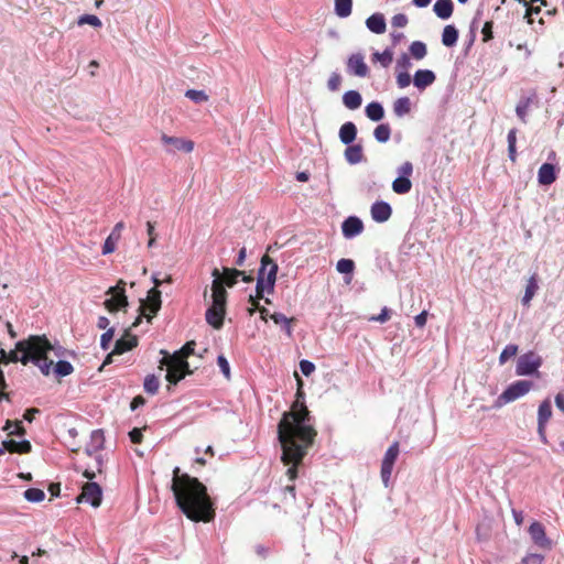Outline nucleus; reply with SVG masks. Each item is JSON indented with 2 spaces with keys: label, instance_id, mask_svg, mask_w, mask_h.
Wrapping results in <instances>:
<instances>
[{
  "label": "nucleus",
  "instance_id": "nucleus-16",
  "mask_svg": "<svg viewBox=\"0 0 564 564\" xmlns=\"http://www.w3.org/2000/svg\"><path fill=\"white\" fill-rule=\"evenodd\" d=\"M529 534L533 543L543 550L552 547V541L546 536L544 525L539 521H533L529 527Z\"/></svg>",
  "mask_w": 564,
  "mask_h": 564
},
{
  "label": "nucleus",
  "instance_id": "nucleus-27",
  "mask_svg": "<svg viewBox=\"0 0 564 564\" xmlns=\"http://www.w3.org/2000/svg\"><path fill=\"white\" fill-rule=\"evenodd\" d=\"M357 135V127L354 122H345L339 129V139L344 144L354 142Z\"/></svg>",
  "mask_w": 564,
  "mask_h": 564
},
{
  "label": "nucleus",
  "instance_id": "nucleus-19",
  "mask_svg": "<svg viewBox=\"0 0 564 564\" xmlns=\"http://www.w3.org/2000/svg\"><path fill=\"white\" fill-rule=\"evenodd\" d=\"M51 347L53 348V351L48 354V357L50 359L53 360V364L51 366L50 373L53 372L57 377H65L70 375L74 370L70 362L65 360H58L55 362L54 358H58L59 354L57 352V349L54 346L51 345Z\"/></svg>",
  "mask_w": 564,
  "mask_h": 564
},
{
  "label": "nucleus",
  "instance_id": "nucleus-60",
  "mask_svg": "<svg viewBox=\"0 0 564 564\" xmlns=\"http://www.w3.org/2000/svg\"><path fill=\"white\" fill-rule=\"evenodd\" d=\"M399 68L406 69L411 66L410 57L403 54L397 62Z\"/></svg>",
  "mask_w": 564,
  "mask_h": 564
},
{
  "label": "nucleus",
  "instance_id": "nucleus-10",
  "mask_svg": "<svg viewBox=\"0 0 564 564\" xmlns=\"http://www.w3.org/2000/svg\"><path fill=\"white\" fill-rule=\"evenodd\" d=\"M533 387V382L528 380H518L511 383L499 397L498 403L506 404L516 401L525 395Z\"/></svg>",
  "mask_w": 564,
  "mask_h": 564
},
{
  "label": "nucleus",
  "instance_id": "nucleus-30",
  "mask_svg": "<svg viewBox=\"0 0 564 564\" xmlns=\"http://www.w3.org/2000/svg\"><path fill=\"white\" fill-rule=\"evenodd\" d=\"M4 451L11 453H29L31 451V444L28 441L17 442L14 440L4 441L2 444Z\"/></svg>",
  "mask_w": 564,
  "mask_h": 564
},
{
  "label": "nucleus",
  "instance_id": "nucleus-31",
  "mask_svg": "<svg viewBox=\"0 0 564 564\" xmlns=\"http://www.w3.org/2000/svg\"><path fill=\"white\" fill-rule=\"evenodd\" d=\"M343 102L348 109L355 110L361 106L362 98L357 90H348L343 96Z\"/></svg>",
  "mask_w": 564,
  "mask_h": 564
},
{
  "label": "nucleus",
  "instance_id": "nucleus-57",
  "mask_svg": "<svg viewBox=\"0 0 564 564\" xmlns=\"http://www.w3.org/2000/svg\"><path fill=\"white\" fill-rule=\"evenodd\" d=\"M129 437L133 444H140L143 440L142 430L138 427L132 429L129 432Z\"/></svg>",
  "mask_w": 564,
  "mask_h": 564
},
{
  "label": "nucleus",
  "instance_id": "nucleus-23",
  "mask_svg": "<svg viewBox=\"0 0 564 564\" xmlns=\"http://www.w3.org/2000/svg\"><path fill=\"white\" fill-rule=\"evenodd\" d=\"M556 170L551 163H543L538 171V182L540 185H551L556 181Z\"/></svg>",
  "mask_w": 564,
  "mask_h": 564
},
{
  "label": "nucleus",
  "instance_id": "nucleus-20",
  "mask_svg": "<svg viewBox=\"0 0 564 564\" xmlns=\"http://www.w3.org/2000/svg\"><path fill=\"white\" fill-rule=\"evenodd\" d=\"M362 230H364L362 221L358 217H355V216L348 217L347 219L344 220V223L341 225V231L346 238H352L355 236H358L362 232Z\"/></svg>",
  "mask_w": 564,
  "mask_h": 564
},
{
  "label": "nucleus",
  "instance_id": "nucleus-33",
  "mask_svg": "<svg viewBox=\"0 0 564 564\" xmlns=\"http://www.w3.org/2000/svg\"><path fill=\"white\" fill-rule=\"evenodd\" d=\"M539 289L536 274H533L527 283L522 304L528 306Z\"/></svg>",
  "mask_w": 564,
  "mask_h": 564
},
{
  "label": "nucleus",
  "instance_id": "nucleus-39",
  "mask_svg": "<svg viewBox=\"0 0 564 564\" xmlns=\"http://www.w3.org/2000/svg\"><path fill=\"white\" fill-rule=\"evenodd\" d=\"M123 223H118L110 235H108V253H111L116 249V241L120 238V232L123 229Z\"/></svg>",
  "mask_w": 564,
  "mask_h": 564
},
{
  "label": "nucleus",
  "instance_id": "nucleus-18",
  "mask_svg": "<svg viewBox=\"0 0 564 564\" xmlns=\"http://www.w3.org/2000/svg\"><path fill=\"white\" fill-rule=\"evenodd\" d=\"M478 32L481 35H492V22L484 19V14L479 10L469 24V35H477Z\"/></svg>",
  "mask_w": 564,
  "mask_h": 564
},
{
  "label": "nucleus",
  "instance_id": "nucleus-55",
  "mask_svg": "<svg viewBox=\"0 0 564 564\" xmlns=\"http://www.w3.org/2000/svg\"><path fill=\"white\" fill-rule=\"evenodd\" d=\"M544 557L540 554H528L522 558V564H542Z\"/></svg>",
  "mask_w": 564,
  "mask_h": 564
},
{
  "label": "nucleus",
  "instance_id": "nucleus-1",
  "mask_svg": "<svg viewBox=\"0 0 564 564\" xmlns=\"http://www.w3.org/2000/svg\"><path fill=\"white\" fill-rule=\"evenodd\" d=\"M294 376L297 383L296 399L278 424L281 462L288 466L286 476L292 481L297 478V468L317 436V431L311 424V413L304 403L303 380L297 372Z\"/></svg>",
  "mask_w": 564,
  "mask_h": 564
},
{
  "label": "nucleus",
  "instance_id": "nucleus-41",
  "mask_svg": "<svg viewBox=\"0 0 564 564\" xmlns=\"http://www.w3.org/2000/svg\"><path fill=\"white\" fill-rule=\"evenodd\" d=\"M143 387L148 393L155 394L159 391L160 381L154 375H149L144 379Z\"/></svg>",
  "mask_w": 564,
  "mask_h": 564
},
{
  "label": "nucleus",
  "instance_id": "nucleus-13",
  "mask_svg": "<svg viewBox=\"0 0 564 564\" xmlns=\"http://www.w3.org/2000/svg\"><path fill=\"white\" fill-rule=\"evenodd\" d=\"M137 346L138 337L132 335L129 329H126L123 336L116 341L111 352H108V365L113 361L115 356L122 355L129 350H132Z\"/></svg>",
  "mask_w": 564,
  "mask_h": 564
},
{
  "label": "nucleus",
  "instance_id": "nucleus-17",
  "mask_svg": "<svg viewBox=\"0 0 564 564\" xmlns=\"http://www.w3.org/2000/svg\"><path fill=\"white\" fill-rule=\"evenodd\" d=\"M161 141L164 144L172 147L171 149H167V152H170V153L175 152V151L191 153L194 150V142L188 139L170 137V135L163 133L161 135Z\"/></svg>",
  "mask_w": 564,
  "mask_h": 564
},
{
  "label": "nucleus",
  "instance_id": "nucleus-51",
  "mask_svg": "<svg viewBox=\"0 0 564 564\" xmlns=\"http://www.w3.org/2000/svg\"><path fill=\"white\" fill-rule=\"evenodd\" d=\"M263 299V296L258 295V289L256 288V295H250L248 302L250 303L251 307L248 308V312L250 315H253L257 310H259L261 306L259 305V301Z\"/></svg>",
  "mask_w": 564,
  "mask_h": 564
},
{
  "label": "nucleus",
  "instance_id": "nucleus-7",
  "mask_svg": "<svg viewBox=\"0 0 564 564\" xmlns=\"http://www.w3.org/2000/svg\"><path fill=\"white\" fill-rule=\"evenodd\" d=\"M162 305L161 301V291L156 288H152L149 290L147 299L141 302L140 304V315L135 318V321L132 323V327H135L140 322L142 317H145L148 322H151V319L158 314Z\"/></svg>",
  "mask_w": 564,
  "mask_h": 564
},
{
  "label": "nucleus",
  "instance_id": "nucleus-8",
  "mask_svg": "<svg viewBox=\"0 0 564 564\" xmlns=\"http://www.w3.org/2000/svg\"><path fill=\"white\" fill-rule=\"evenodd\" d=\"M542 362L541 356L534 351H528L518 358L516 373L518 376L536 375V377H540L539 368Z\"/></svg>",
  "mask_w": 564,
  "mask_h": 564
},
{
  "label": "nucleus",
  "instance_id": "nucleus-52",
  "mask_svg": "<svg viewBox=\"0 0 564 564\" xmlns=\"http://www.w3.org/2000/svg\"><path fill=\"white\" fill-rule=\"evenodd\" d=\"M217 364L221 370V372L224 373V376L229 379L230 378V367H229V362L228 360L226 359L225 356L220 355L218 356L217 358Z\"/></svg>",
  "mask_w": 564,
  "mask_h": 564
},
{
  "label": "nucleus",
  "instance_id": "nucleus-42",
  "mask_svg": "<svg viewBox=\"0 0 564 564\" xmlns=\"http://www.w3.org/2000/svg\"><path fill=\"white\" fill-rule=\"evenodd\" d=\"M185 97L191 99L196 104H202L208 101L209 97L204 90L188 89L185 93Z\"/></svg>",
  "mask_w": 564,
  "mask_h": 564
},
{
  "label": "nucleus",
  "instance_id": "nucleus-48",
  "mask_svg": "<svg viewBox=\"0 0 564 564\" xmlns=\"http://www.w3.org/2000/svg\"><path fill=\"white\" fill-rule=\"evenodd\" d=\"M409 20L404 13L394 14L391 19V26L394 29H403L406 26Z\"/></svg>",
  "mask_w": 564,
  "mask_h": 564
},
{
  "label": "nucleus",
  "instance_id": "nucleus-50",
  "mask_svg": "<svg viewBox=\"0 0 564 564\" xmlns=\"http://www.w3.org/2000/svg\"><path fill=\"white\" fill-rule=\"evenodd\" d=\"M391 318V311L388 307H383L379 315H373L368 318L369 322L386 323Z\"/></svg>",
  "mask_w": 564,
  "mask_h": 564
},
{
  "label": "nucleus",
  "instance_id": "nucleus-47",
  "mask_svg": "<svg viewBox=\"0 0 564 564\" xmlns=\"http://www.w3.org/2000/svg\"><path fill=\"white\" fill-rule=\"evenodd\" d=\"M77 24L80 26V25H84V24H89V25H93V26H97V28H100L101 26V21L99 20L98 17L96 15H93V14H85V15H82L78 20H77Z\"/></svg>",
  "mask_w": 564,
  "mask_h": 564
},
{
  "label": "nucleus",
  "instance_id": "nucleus-24",
  "mask_svg": "<svg viewBox=\"0 0 564 564\" xmlns=\"http://www.w3.org/2000/svg\"><path fill=\"white\" fill-rule=\"evenodd\" d=\"M347 67L348 70L356 76L365 77L368 75V66L364 62V57L359 54L349 57Z\"/></svg>",
  "mask_w": 564,
  "mask_h": 564
},
{
  "label": "nucleus",
  "instance_id": "nucleus-61",
  "mask_svg": "<svg viewBox=\"0 0 564 564\" xmlns=\"http://www.w3.org/2000/svg\"><path fill=\"white\" fill-rule=\"evenodd\" d=\"M145 403V400L142 395H137L135 398H133V400L131 401V404H130V408L131 410H135L138 409L139 406L143 405Z\"/></svg>",
  "mask_w": 564,
  "mask_h": 564
},
{
  "label": "nucleus",
  "instance_id": "nucleus-54",
  "mask_svg": "<svg viewBox=\"0 0 564 564\" xmlns=\"http://www.w3.org/2000/svg\"><path fill=\"white\" fill-rule=\"evenodd\" d=\"M397 84L400 88H405L411 84V76L406 72L397 75Z\"/></svg>",
  "mask_w": 564,
  "mask_h": 564
},
{
  "label": "nucleus",
  "instance_id": "nucleus-22",
  "mask_svg": "<svg viewBox=\"0 0 564 564\" xmlns=\"http://www.w3.org/2000/svg\"><path fill=\"white\" fill-rule=\"evenodd\" d=\"M436 80V75L430 69H419L413 77V84L419 90H424Z\"/></svg>",
  "mask_w": 564,
  "mask_h": 564
},
{
  "label": "nucleus",
  "instance_id": "nucleus-58",
  "mask_svg": "<svg viewBox=\"0 0 564 564\" xmlns=\"http://www.w3.org/2000/svg\"><path fill=\"white\" fill-rule=\"evenodd\" d=\"M147 231L149 235V242L148 246L152 247L155 242V234H154V224L151 221L147 223Z\"/></svg>",
  "mask_w": 564,
  "mask_h": 564
},
{
  "label": "nucleus",
  "instance_id": "nucleus-49",
  "mask_svg": "<svg viewBox=\"0 0 564 564\" xmlns=\"http://www.w3.org/2000/svg\"><path fill=\"white\" fill-rule=\"evenodd\" d=\"M341 75L339 73H333L327 82V87L330 91H337L341 85Z\"/></svg>",
  "mask_w": 564,
  "mask_h": 564
},
{
  "label": "nucleus",
  "instance_id": "nucleus-36",
  "mask_svg": "<svg viewBox=\"0 0 564 564\" xmlns=\"http://www.w3.org/2000/svg\"><path fill=\"white\" fill-rule=\"evenodd\" d=\"M372 62H378L383 67H388L393 61V51L391 48H386L383 52H375L371 57Z\"/></svg>",
  "mask_w": 564,
  "mask_h": 564
},
{
  "label": "nucleus",
  "instance_id": "nucleus-2",
  "mask_svg": "<svg viewBox=\"0 0 564 564\" xmlns=\"http://www.w3.org/2000/svg\"><path fill=\"white\" fill-rule=\"evenodd\" d=\"M171 490L176 506L194 522H210L216 517L214 501L208 495L207 487L196 477L181 473L180 467L173 469Z\"/></svg>",
  "mask_w": 564,
  "mask_h": 564
},
{
  "label": "nucleus",
  "instance_id": "nucleus-4",
  "mask_svg": "<svg viewBox=\"0 0 564 564\" xmlns=\"http://www.w3.org/2000/svg\"><path fill=\"white\" fill-rule=\"evenodd\" d=\"M214 276L212 283V305L207 308L205 317L206 322L215 329H220L224 325L227 304V291L223 288L220 281V272L215 268L212 272Z\"/></svg>",
  "mask_w": 564,
  "mask_h": 564
},
{
  "label": "nucleus",
  "instance_id": "nucleus-64",
  "mask_svg": "<svg viewBox=\"0 0 564 564\" xmlns=\"http://www.w3.org/2000/svg\"><path fill=\"white\" fill-rule=\"evenodd\" d=\"M555 404L558 410L564 412V393H557L555 397Z\"/></svg>",
  "mask_w": 564,
  "mask_h": 564
},
{
  "label": "nucleus",
  "instance_id": "nucleus-37",
  "mask_svg": "<svg viewBox=\"0 0 564 564\" xmlns=\"http://www.w3.org/2000/svg\"><path fill=\"white\" fill-rule=\"evenodd\" d=\"M352 0H335V13L339 18H347L351 13Z\"/></svg>",
  "mask_w": 564,
  "mask_h": 564
},
{
  "label": "nucleus",
  "instance_id": "nucleus-14",
  "mask_svg": "<svg viewBox=\"0 0 564 564\" xmlns=\"http://www.w3.org/2000/svg\"><path fill=\"white\" fill-rule=\"evenodd\" d=\"M551 416H552L551 401L549 399H545L544 401L541 402V404L539 405V409H538V433L540 435L541 441L544 444L547 443L545 429H546V424H547L549 420L551 419Z\"/></svg>",
  "mask_w": 564,
  "mask_h": 564
},
{
  "label": "nucleus",
  "instance_id": "nucleus-6",
  "mask_svg": "<svg viewBox=\"0 0 564 564\" xmlns=\"http://www.w3.org/2000/svg\"><path fill=\"white\" fill-rule=\"evenodd\" d=\"M161 354L164 355L161 360V367L164 365L167 367L166 380L171 384L178 383L186 377L184 369L188 367V362L180 357L169 355L165 350H161Z\"/></svg>",
  "mask_w": 564,
  "mask_h": 564
},
{
  "label": "nucleus",
  "instance_id": "nucleus-56",
  "mask_svg": "<svg viewBox=\"0 0 564 564\" xmlns=\"http://www.w3.org/2000/svg\"><path fill=\"white\" fill-rule=\"evenodd\" d=\"M11 426H12L11 421H7L4 430L9 431V434H15V435H23L24 434V429L21 425L20 421L14 423V430L13 431H11Z\"/></svg>",
  "mask_w": 564,
  "mask_h": 564
},
{
  "label": "nucleus",
  "instance_id": "nucleus-46",
  "mask_svg": "<svg viewBox=\"0 0 564 564\" xmlns=\"http://www.w3.org/2000/svg\"><path fill=\"white\" fill-rule=\"evenodd\" d=\"M336 269L340 273L350 274L355 269V262L350 259H340L336 264Z\"/></svg>",
  "mask_w": 564,
  "mask_h": 564
},
{
  "label": "nucleus",
  "instance_id": "nucleus-63",
  "mask_svg": "<svg viewBox=\"0 0 564 564\" xmlns=\"http://www.w3.org/2000/svg\"><path fill=\"white\" fill-rule=\"evenodd\" d=\"M508 147H512V145H516L517 143V130L516 129H511L508 133Z\"/></svg>",
  "mask_w": 564,
  "mask_h": 564
},
{
  "label": "nucleus",
  "instance_id": "nucleus-62",
  "mask_svg": "<svg viewBox=\"0 0 564 564\" xmlns=\"http://www.w3.org/2000/svg\"><path fill=\"white\" fill-rule=\"evenodd\" d=\"M246 256H247V251H246V248L242 247L240 250H239V253H238V257H237V260H236V264L241 267L246 260Z\"/></svg>",
  "mask_w": 564,
  "mask_h": 564
},
{
  "label": "nucleus",
  "instance_id": "nucleus-45",
  "mask_svg": "<svg viewBox=\"0 0 564 564\" xmlns=\"http://www.w3.org/2000/svg\"><path fill=\"white\" fill-rule=\"evenodd\" d=\"M517 354H518L517 345H512V344L507 345L499 356L500 365L506 364L509 358L514 357Z\"/></svg>",
  "mask_w": 564,
  "mask_h": 564
},
{
  "label": "nucleus",
  "instance_id": "nucleus-40",
  "mask_svg": "<svg viewBox=\"0 0 564 564\" xmlns=\"http://www.w3.org/2000/svg\"><path fill=\"white\" fill-rule=\"evenodd\" d=\"M426 52V45L423 42L415 41L410 45V53L415 59L424 58Z\"/></svg>",
  "mask_w": 564,
  "mask_h": 564
},
{
  "label": "nucleus",
  "instance_id": "nucleus-32",
  "mask_svg": "<svg viewBox=\"0 0 564 564\" xmlns=\"http://www.w3.org/2000/svg\"><path fill=\"white\" fill-rule=\"evenodd\" d=\"M366 115L372 121H380L384 117V109L381 104L372 101L366 106Z\"/></svg>",
  "mask_w": 564,
  "mask_h": 564
},
{
  "label": "nucleus",
  "instance_id": "nucleus-35",
  "mask_svg": "<svg viewBox=\"0 0 564 564\" xmlns=\"http://www.w3.org/2000/svg\"><path fill=\"white\" fill-rule=\"evenodd\" d=\"M411 111V101L408 97H400L393 102V112L398 117H403Z\"/></svg>",
  "mask_w": 564,
  "mask_h": 564
},
{
  "label": "nucleus",
  "instance_id": "nucleus-12",
  "mask_svg": "<svg viewBox=\"0 0 564 564\" xmlns=\"http://www.w3.org/2000/svg\"><path fill=\"white\" fill-rule=\"evenodd\" d=\"M399 453H400L399 442H394L393 444H391L389 446V448L387 449V452L383 456V459L381 463L380 475H381V479L386 487L389 486L393 466L399 456Z\"/></svg>",
  "mask_w": 564,
  "mask_h": 564
},
{
  "label": "nucleus",
  "instance_id": "nucleus-11",
  "mask_svg": "<svg viewBox=\"0 0 564 564\" xmlns=\"http://www.w3.org/2000/svg\"><path fill=\"white\" fill-rule=\"evenodd\" d=\"M398 171L400 176L392 182V189L395 194L399 195L408 194L412 188L410 176L413 173V164L406 161L399 167Z\"/></svg>",
  "mask_w": 564,
  "mask_h": 564
},
{
  "label": "nucleus",
  "instance_id": "nucleus-5",
  "mask_svg": "<svg viewBox=\"0 0 564 564\" xmlns=\"http://www.w3.org/2000/svg\"><path fill=\"white\" fill-rule=\"evenodd\" d=\"M278 264L268 254L262 256L261 265L257 279L258 295L264 296V292L271 294L274 291Z\"/></svg>",
  "mask_w": 564,
  "mask_h": 564
},
{
  "label": "nucleus",
  "instance_id": "nucleus-28",
  "mask_svg": "<svg viewBox=\"0 0 564 564\" xmlns=\"http://www.w3.org/2000/svg\"><path fill=\"white\" fill-rule=\"evenodd\" d=\"M345 159L350 164H357L364 161V152H362V145L361 144H352L349 145L345 150Z\"/></svg>",
  "mask_w": 564,
  "mask_h": 564
},
{
  "label": "nucleus",
  "instance_id": "nucleus-44",
  "mask_svg": "<svg viewBox=\"0 0 564 564\" xmlns=\"http://www.w3.org/2000/svg\"><path fill=\"white\" fill-rule=\"evenodd\" d=\"M196 343L194 340L187 341L178 351L174 352L172 356H176L182 358V360H186L191 355L194 354Z\"/></svg>",
  "mask_w": 564,
  "mask_h": 564
},
{
  "label": "nucleus",
  "instance_id": "nucleus-15",
  "mask_svg": "<svg viewBox=\"0 0 564 564\" xmlns=\"http://www.w3.org/2000/svg\"><path fill=\"white\" fill-rule=\"evenodd\" d=\"M102 499V490L96 482H87L83 487L80 496L77 498L78 502H87L93 507H99Z\"/></svg>",
  "mask_w": 564,
  "mask_h": 564
},
{
  "label": "nucleus",
  "instance_id": "nucleus-29",
  "mask_svg": "<svg viewBox=\"0 0 564 564\" xmlns=\"http://www.w3.org/2000/svg\"><path fill=\"white\" fill-rule=\"evenodd\" d=\"M240 274H243V271L238 269L224 268L223 276L220 275L223 288H232L237 283V279L240 276Z\"/></svg>",
  "mask_w": 564,
  "mask_h": 564
},
{
  "label": "nucleus",
  "instance_id": "nucleus-34",
  "mask_svg": "<svg viewBox=\"0 0 564 564\" xmlns=\"http://www.w3.org/2000/svg\"><path fill=\"white\" fill-rule=\"evenodd\" d=\"M270 318L276 325H282L288 336H292V324L295 322L294 317L289 318L282 313H273L272 315H270Z\"/></svg>",
  "mask_w": 564,
  "mask_h": 564
},
{
  "label": "nucleus",
  "instance_id": "nucleus-53",
  "mask_svg": "<svg viewBox=\"0 0 564 564\" xmlns=\"http://www.w3.org/2000/svg\"><path fill=\"white\" fill-rule=\"evenodd\" d=\"M300 369L304 376L308 377L315 371V365L304 359L300 361Z\"/></svg>",
  "mask_w": 564,
  "mask_h": 564
},
{
  "label": "nucleus",
  "instance_id": "nucleus-38",
  "mask_svg": "<svg viewBox=\"0 0 564 564\" xmlns=\"http://www.w3.org/2000/svg\"><path fill=\"white\" fill-rule=\"evenodd\" d=\"M373 135L378 142L384 143L390 139L391 128L388 123H381L376 127Z\"/></svg>",
  "mask_w": 564,
  "mask_h": 564
},
{
  "label": "nucleus",
  "instance_id": "nucleus-9",
  "mask_svg": "<svg viewBox=\"0 0 564 564\" xmlns=\"http://www.w3.org/2000/svg\"><path fill=\"white\" fill-rule=\"evenodd\" d=\"M126 285L123 280H119L115 286L108 288V312H118L128 306Z\"/></svg>",
  "mask_w": 564,
  "mask_h": 564
},
{
  "label": "nucleus",
  "instance_id": "nucleus-25",
  "mask_svg": "<svg viewBox=\"0 0 564 564\" xmlns=\"http://www.w3.org/2000/svg\"><path fill=\"white\" fill-rule=\"evenodd\" d=\"M368 30L376 34H382L386 32V19L382 13H375L366 20Z\"/></svg>",
  "mask_w": 564,
  "mask_h": 564
},
{
  "label": "nucleus",
  "instance_id": "nucleus-59",
  "mask_svg": "<svg viewBox=\"0 0 564 564\" xmlns=\"http://www.w3.org/2000/svg\"><path fill=\"white\" fill-rule=\"evenodd\" d=\"M414 321L417 327H424L427 321V312H421L419 315L415 316Z\"/></svg>",
  "mask_w": 564,
  "mask_h": 564
},
{
  "label": "nucleus",
  "instance_id": "nucleus-26",
  "mask_svg": "<svg viewBox=\"0 0 564 564\" xmlns=\"http://www.w3.org/2000/svg\"><path fill=\"white\" fill-rule=\"evenodd\" d=\"M454 3L452 0H436L433 6V12L442 20H447L452 17Z\"/></svg>",
  "mask_w": 564,
  "mask_h": 564
},
{
  "label": "nucleus",
  "instance_id": "nucleus-3",
  "mask_svg": "<svg viewBox=\"0 0 564 564\" xmlns=\"http://www.w3.org/2000/svg\"><path fill=\"white\" fill-rule=\"evenodd\" d=\"M52 351L53 348L45 337L31 336L26 340L18 341L15 349L10 352L0 348V359L6 360V362L20 361L23 365L33 362L43 375L47 376L53 364V360L48 357Z\"/></svg>",
  "mask_w": 564,
  "mask_h": 564
},
{
  "label": "nucleus",
  "instance_id": "nucleus-43",
  "mask_svg": "<svg viewBox=\"0 0 564 564\" xmlns=\"http://www.w3.org/2000/svg\"><path fill=\"white\" fill-rule=\"evenodd\" d=\"M24 498L30 502H41L45 498L43 490L37 488H30L24 491Z\"/></svg>",
  "mask_w": 564,
  "mask_h": 564
},
{
  "label": "nucleus",
  "instance_id": "nucleus-21",
  "mask_svg": "<svg viewBox=\"0 0 564 564\" xmlns=\"http://www.w3.org/2000/svg\"><path fill=\"white\" fill-rule=\"evenodd\" d=\"M371 217L377 223L387 221L392 215L391 206L386 202H376L371 206Z\"/></svg>",
  "mask_w": 564,
  "mask_h": 564
}]
</instances>
